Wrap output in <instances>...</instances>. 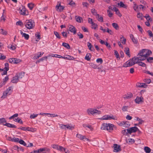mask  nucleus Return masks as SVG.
Listing matches in <instances>:
<instances>
[{
	"label": "nucleus",
	"instance_id": "obj_1",
	"mask_svg": "<svg viewBox=\"0 0 153 153\" xmlns=\"http://www.w3.org/2000/svg\"><path fill=\"white\" fill-rule=\"evenodd\" d=\"M152 53V52L150 50L143 49L140 51L138 55L139 56L140 60L142 61L146 59Z\"/></svg>",
	"mask_w": 153,
	"mask_h": 153
},
{
	"label": "nucleus",
	"instance_id": "obj_2",
	"mask_svg": "<svg viewBox=\"0 0 153 153\" xmlns=\"http://www.w3.org/2000/svg\"><path fill=\"white\" fill-rule=\"evenodd\" d=\"M140 60L139 56L138 57H134L124 63L123 65L124 67L131 66L135 64L138 63Z\"/></svg>",
	"mask_w": 153,
	"mask_h": 153
},
{
	"label": "nucleus",
	"instance_id": "obj_3",
	"mask_svg": "<svg viewBox=\"0 0 153 153\" xmlns=\"http://www.w3.org/2000/svg\"><path fill=\"white\" fill-rule=\"evenodd\" d=\"M86 112L88 115H94L95 114H101V111L94 108H89L86 110Z\"/></svg>",
	"mask_w": 153,
	"mask_h": 153
},
{
	"label": "nucleus",
	"instance_id": "obj_4",
	"mask_svg": "<svg viewBox=\"0 0 153 153\" xmlns=\"http://www.w3.org/2000/svg\"><path fill=\"white\" fill-rule=\"evenodd\" d=\"M13 87L12 86L10 87L6 90L3 93V95L1 97V98L3 99L6 98L7 95H10L12 92Z\"/></svg>",
	"mask_w": 153,
	"mask_h": 153
},
{
	"label": "nucleus",
	"instance_id": "obj_5",
	"mask_svg": "<svg viewBox=\"0 0 153 153\" xmlns=\"http://www.w3.org/2000/svg\"><path fill=\"white\" fill-rule=\"evenodd\" d=\"M25 25L26 27L29 29L32 28L34 26V23L30 20H26Z\"/></svg>",
	"mask_w": 153,
	"mask_h": 153
},
{
	"label": "nucleus",
	"instance_id": "obj_6",
	"mask_svg": "<svg viewBox=\"0 0 153 153\" xmlns=\"http://www.w3.org/2000/svg\"><path fill=\"white\" fill-rule=\"evenodd\" d=\"M101 120H111V119H113L114 120H117V119L116 117L112 115H104L100 119Z\"/></svg>",
	"mask_w": 153,
	"mask_h": 153
},
{
	"label": "nucleus",
	"instance_id": "obj_7",
	"mask_svg": "<svg viewBox=\"0 0 153 153\" xmlns=\"http://www.w3.org/2000/svg\"><path fill=\"white\" fill-rule=\"evenodd\" d=\"M9 64L7 63H6L5 64V67L4 69L1 68V71H3L2 73L1 74L2 75L7 74V71L9 69Z\"/></svg>",
	"mask_w": 153,
	"mask_h": 153
},
{
	"label": "nucleus",
	"instance_id": "obj_8",
	"mask_svg": "<svg viewBox=\"0 0 153 153\" xmlns=\"http://www.w3.org/2000/svg\"><path fill=\"white\" fill-rule=\"evenodd\" d=\"M139 130L138 128L136 127H131L129 128L126 129V131L128 132L129 134H131L132 133H134Z\"/></svg>",
	"mask_w": 153,
	"mask_h": 153
},
{
	"label": "nucleus",
	"instance_id": "obj_9",
	"mask_svg": "<svg viewBox=\"0 0 153 153\" xmlns=\"http://www.w3.org/2000/svg\"><path fill=\"white\" fill-rule=\"evenodd\" d=\"M113 151L114 152H117L121 151V148L120 145L117 144H114L113 145Z\"/></svg>",
	"mask_w": 153,
	"mask_h": 153
},
{
	"label": "nucleus",
	"instance_id": "obj_10",
	"mask_svg": "<svg viewBox=\"0 0 153 153\" xmlns=\"http://www.w3.org/2000/svg\"><path fill=\"white\" fill-rule=\"evenodd\" d=\"M134 101L138 104L142 103L144 102V99L142 96L140 97L137 96L135 99Z\"/></svg>",
	"mask_w": 153,
	"mask_h": 153
},
{
	"label": "nucleus",
	"instance_id": "obj_11",
	"mask_svg": "<svg viewBox=\"0 0 153 153\" xmlns=\"http://www.w3.org/2000/svg\"><path fill=\"white\" fill-rule=\"evenodd\" d=\"M118 124L119 126H122L125 128H128L130 126V125L129 124V122L127 121H122L120 122Z\"/></svg>",
	"mask_w": 153,
	"mask_h": 153
},
{
	"label": "nucleus",
	"instance_id": "obj_12",
	"mask_svg": "<svg viewBox=\"0 0 153 153\" xmlns=\"http://www.w3.org/2000/svg\"><path fill=\"white\" fill-rule=\"evenodd\" d=\"M64 6L61 5L60 4H57L55 7L56 10L59 12H62L64 10Z\"/></svg>",
	"mask_w": 153,
	"mask_h": 153
},
{
	"label": "nucleus",
	"instance_id": "obj_13",
	"mask_svg": "<svg viewBox=\"0 0 153 153\" xmlns=\"http://www.w3.org/2000/svg\"><path fill=\"white\" fill-rule=\"evenodd\" d=\"M68 30L73 33L74 34H75L76 33V30L75 27L73 25H69L68 26Z\"/></svg>",
	"mask_w": 153,
	"mask_h": 153
},
{
	"label": "nucleus",
	"instance_id": "obj_14",
	"mask_svg": "<svg viewBox=\"0 0 153 153\" xmlns=\"http://www.w3.org/2000/svg\"><path fill=\"white\" fill-rule=\"evenodd\" d=\"M133 96V94L131 92H128L123 96V98L125 99H130Z\"/></svg>",
	"mask_w": 153,
	"mask_h": 153
},
{
	"label": "nucleus",
	"instance_id": "obj_15",
	"mask_svg": "<svg viewBox=\"0 0 153 153\" xmlns=\"http://www.w3.org/2000/svg\"><path fill=\"white\" fill-rule=\"evenodd\" d=\"M136 85L137 87L144 88H146L147 86L145 83H140L139 82L137 83L136 84Z\"/></svg>",
	"mask_w": 153,
	"mask_h": 153
},
{
	"label": "nucleus",
	"instance_id": "obj_16",
	"mask_svg": "<svg viewBox=\"0 0 153 153\" xmlns=\"http://www.w3.org/2000/svg\"><path fill=\"white\" fill-rule=\"evenodd\" d=\"M20 33L22 35V37H24L25 39L26 40H28L29 37V36L28 34H27L25 33H24L22 30H20Z\"/></svg>",
	"mask_w": 153,
	"mask_h": 153
},
{
	"label": "nucleus",
	"instance_id": "obj_17",
	"mask_svg": "<svg viewBox=\"0 0 153 153\" xmlns=\"http://www.w3.org/2000/svg\"><path fill=\"white\" fill-rule=\"evenodd\" d=\"M20 13L22 15H26V11L25 9V7H22V8H20Z\"/></svg>",
	"mask_w": 153,
	"mask_h": 153
},
{
	"label": "nucleus",
	"instance_id": "obj_18",
	"mask_svg": "<svg viewBox=\"0 0 153 153\" xmlns=\"http://www.w3.org/2000/svg\"><path fill=\"white\" fill-rule=\"evenodd\" d=\"M107 125V130L109 131H111L113 130V127L114 125L112 124L108 123Z\"/></svg>",
	"mask_w": 153,
	"mask_h": 153
},
{
	"label": "nucleus",
	"instance_id": "obj_19",
	"mask_svg": "<svg viewBox=\"0 0 153 153\" xmlns=\"http://www.w3.org/2000/svg\"><path fill=\"white\" fill-rule=\"evenodd\" d=\"M75 18L76 21L79 23H81L83 22L82 18L79 16H75Z\"/></svg>",
	"mask_w": 153,
	"mask_h": 153
},
{
	"label": "nucleus",
	"instance_id": "obj_20",
	"mask_svg": "<svg viewBox=\"0 0 153 153\" xmlns=\"http://www.w3.org/2000/svg\"><path fill=\"white\" fill-rule=\"evenodd\" d=\"M64 59H68L69 60H73L74 59V58L72 56L69 55H66L64 56Z\"/></svg>",
	"mask_w": 153,
	"mask_h": 153
},
{
	"label": "nucleus",
	"instance_id": "obj_21",
	"mask_svg": "<svg viewBox=\"0 0 153 153\" xmlns=\"http://www.w3.org/2000/svg\"><path fill=\"white\" fill-rule=\"evenodd\" d=\"M5 12L4 10H3V13L1 17V21H3L4 22L6 20Z\"/></svg>",
	"mask_w": 153,
	"mask_h": 153
},
{
	"label": "nucleus",
	"instance_id": "obj_22",
	"mask_svg": "<svg viewBox=\"0 0 153 153\" xmlns=\"http://www.w3.org/2000/svg\"><path fill=\"white\" fill-rule=\"evenodd\" d=\"M130 37L131 39L133 42L135 44H137V40L136 39L134 36L132 34L130 35Z\"/></svg>",
	"mask_w": 153,
	"mask_h": 153
},
{
	"label": "nucleus",
	"instance_id": "obj_23",
	"mask_svg": "<svg viewBox=\"0 0 153 153\" xmlns=\"http://www.w3.org/2000/svg\"><path fill=\"white\" fill-rule=\"evenodd\" d=\"M5 124V126H6L7 127L10 128H16V126L15 125L9 123H7L6 124Z\"/></svg>",
	"mask_w": 153,
	"mask_h": 153
},
{
	"label": "nucleus",
	"instance_id": "obj_24",
	"mask_svg": "<svg viewBox=\"0 0 153 153\" xmlns=\"http://www.w3.org/2000/svg\"><path fill=\"white\" fill-rule=\"evenodd\" d=\"M134 140L131 138H129L126 140V143L129 144H133L134 143Z\"/></svg>",
	"mask_w": 153,
	"mask_h": 153
},
{
	"label": "nucleus",
	"instance_id": "obj_25",
	"mask_svg": "<svg viewBox=\"0 0 153 153\" xmlns=\"http://www.w3.org/2000/svg\"><path fill=\"white\" fill-rule=\"evenodd\" d=\"M19 80L18 78L17 77L16 75L13 78L11 82L13 83H16L18 82Z\"/></svg>",
	"mask_w": 153,
	"mask_h": 153
},
{
	"label": "nucleus",
	"instance_id": "obj_26",
	"mask_svg": "<svg viewBox=\"0 0 153 153\" xmlns=\"http://www.w3.org/2000/svg\"><path fill=\"white\" fill-rule=\"evenodd\" d=\"M16 76L18 78V79H19L22 78L24 76V73H19L16 74Z\"/></svg>",
	"mask_w": 153,
	"mask_h": 153
},
{
	"label": "nucleus",
	"instance_id": "obj_27",
	"mask_svg": "<svg viewBox=\"0 0 153 153\" xmlns=\"http://www.w3.org/2000/svg\"><path fill=\"white\" fill-rule=\"evenodd\" d=\"M108 125V124L107 123H104L102 124L101 127V129L102 130H107Z\"/></svg>",
	"mask_w": 153,
	"mask_h": 153
},
{
	"label": "nucleus",
	"instance_id": "obj_28",
	"mask_svg": "<svg viewBox=\"0 0 153 153\" xmlns=\"http://www.w3.org/2000/svg\"><path fill=\"white\" fill-rule=\"evenodd\" d=\"M96 17L99 21L101 22H103V18L100 15L97 14L96 16Z\"/></svg>",
	"mask_w": 153,
	"mask_h": 153
},
{
	"label": "nucleus",
	"instance_id": "obj_29",
	"mask_svg": "<svg viewBox=\"0 0 153 153\" xmlns=\"http://www.w3.org/2000/svg\"><path fill=\"white\" fill-rule=\"evenodd\" d=\"M91 57V54L90 53L87 54L85 57V59L87 61H90Z\"/></svg>",
	"mask_w": 153,
	"mask_h": 153
},
{
	"label": "nucleus",
	"instance_id": "obj_30",
	"mask_svg": "<svg viewBox=\"0 0 153 153\" xmlns=\"http://www.w3.org/2000/svg\"><path fill=\"white\" fill-rule=\"evenodd\" d=\"M120 38V41L123 44H125L126 42V39L123 36H121Z\"/></svg>",
	"mask_w": 153,
	"mask_h": 153
},
{
	"label": "nucleus",
	"instance_id": "obj_31",
	"mask_svg": "<svg viewBox=\"0 0 153 153\" xmlns=\"http://www.w3.org/2000/svg\"><path fill=\"white\" fill-rule=\"evenodd\" d=\"M9 77L8 76L5 77V78L3 79V81L1 84V85H5Z\"/></svg>",
	"mask_w": 153,
	"mask_h": 153
},
{
	"label": "nucleus",
	"instance_id": "obj_32",
	"mask_svg": "<svg viewBox=\"0 0 153 153\" xmlns=\"http://www.w3.org/2000/svg\"><path fill=\"white\" fill-rule=\"evenodd\" d=\"M124 52L129 57L130 56V54L129 52V49L128 48H126L125 49Z\"/></svg>",
	"mask_w": 153,
	"mask_h": 153
},
{
	"label": "nucleus",
	"instance_id": "obj_33",
	"mask_svg": "<svg viewBox=\"0 0 153 153\" xmlns=\"http://www.w3.org/2000/svg\"><path fill=\"white\" fill-rule=\"evenodd\" d=\"M87 46L89 49L91 51H93L94 50V48L90 43L89 42L87 43Z\"/></svg>",
	"mask_w": 153,
	"mask_h": 153
},
{
	"label": "nucleus",
	"instance_id": "obj_34",
	"mask_svg": "<svg viewBox=\"0 0 153 153\" xmlns=\"http://www.w3.org/2000/svg\"><path fill=\"white\" fill-rule=\"evenodd\" d=\"M66 125V129H68L70 130H72L74 128V126L72 125H70L69 124Z\"/></svg>",
	"mask_w": 153,
	"mask_h": 153
},
{
	"label": "nucleus",
	"instance_id": "obj_35",
	"mask_svg": "<svg viewBox=\"0 0 153 153\" xmlns=\"http://www.w3.org/2000/svg\"><path fill=\"white\" fill-rule=\"evenodd\" d=\"M62 45L67 49H69L70 48V45L68 44L67 43L63 42L62 43Z\"/></svg>",
	"mask_w": 153,
	"mask_h": 153
},
{
	"label": "nucleus",
	"instance_id": "obj_36",
	"mask_svg": "<svg viewBox=\"0 0 153 153\" xmlns=\"http://www.w3.org/2000/svg\"><path fill=\"white\" fill-rule=\"evenodd\" d=\"M6 121L5 119L4 118H2L1 119V124H2L4 126L5 125V124H6Z\"/></svg>",
	"mask_w": 153,
	"mask_h": 153
},
{
	"label": "nucleus",
	"instance_id": "obj_37",
	"mask_svg": "<svg viewBox=\"0 0 153 153\" xmlns=\"http://www.w3.org/2000/svg\"><path fill=\"white\" fill-rule=\"evenodd\" d=\"M113 10H114V11L116 12V13L119 16L121 17L122 16L121 14L117 8H115Z\"/></svg>",
	"mask_w": 153,
	"mask_h": 153
},
{
	"label": "nucleus",
	"instance_id": "obj_38",
	"mask_svg": "<svg viewBox=\"0 0 153 153\" xmlns=\"http://www.w3.org/2000/svg\"><path fill=\"white\" fill-rule=\"evenodd\" d=\"M129 108V106H128L124 105L123 106L122 108V110L123 111H128V108Z\"/></svg>",
	"mask_w": 153,
	"mask_h": 153
},
{
	"label": "nucleus",
	"instance_id": "obj_39",
	"mask_svg": "<svg viewBox=\"0 0 153 153\" xmlns=\"http://www.w3.org/2000/svg\"><path fill=\"white\" fill-rule=\"evenodd\" d=\"M16 47V45L15 44L13 43L11 46L8 47L9 48L13 50H15Z\"/></svg>",
	"mask_w": 153,
	"mask_h": 153
},
{
	"label": "nucleus",
	"instance_id": "obj_40",
	"mask_svg": "<svg viewBox=\"0 0 153 153\" xmlns=\"http://www.w3.org/2000/svg\"><path fill=\"white\" fill-rule=\"evenodd\" d=\"M51 146L53 149L58 150L60 146L58 145L53 144L51 145Z\"/></svg>",
	"mask_w": 153,
	"mask_h": 153
},
{
	"label": "nucleus",
	"instance_id": "obj_41",
	"mask_svg": "<svg viewBox=\"0 0 153 153\" xmlns=\"http://www.w3.org/2000/svg\"><path fill=\"white\" fill-rule=\"evenodd\" d=\"M118 5L120 6L121 7H123L124 8H126L127 6L125 4L122 2H120L118 3Z\"/></svg>",
	"mask_w": 153,
	"mask_h": 153
},
{
	"label": "nucleus",
	"instance_id": "obj_42",
	"mask_svg": "<svg viewBox=\"0 0 153 153\" xmlns=\"http://www.w3.org/2000/svg\"><path fill=\"white\" fill-rule=\"evenodd\" d=\"M28 7L30 10H32L34 7V4L32 3H30L28 4Z\"/></svg>",
	"mask_w": 153,
	"mask_h": 153
},
{
	"label": "nucleus",
	"instance_id": "obj_43",
	"mask_svg": "<svg viewBox=\"0 0 153 153\" xmlns=\"http://www.w3.org/2000/svg\"><path fill=\"white\" fill-rule=\"evenodd\" d=\"M144 150L147 153H149L151 152L150 149L148 147H145Z\"/></svg>",
	"mask_w": 153,
	"mask_h": 153
},
{
	"label": "nucleus",
	"instance_id": "obj_44",
	"mask_svg": "<svg viewBox=\"0 0 153 153\" xmlns=\"http://www.w3.org/2000/svg\"><path fill=\"white\" fill-rule=\"evenodd\" d=\"M137 17L138 18L140 19L141 20L143 19V15L142 13H138L137 14Z\"/></svg>",
	"mask_w": 153,
	"mask_h": 153
},
{
	"label": "nucleus",
	"instance_id": "obj_45",
	"mask_svg": "<svg viewBox=\"0 0 153 153\" xmlns=\"http://www.w3.org/2000/svg\"><path fill=\"white\" fill-rule=\"evenodd\" d=\"M53 33L57 38H58L59 39H60L61 37L59 36V35L58 32L56 31H54V32Z\"/></svg>",
	"mask_w": 153,
	"mask_h": 153
},
{
	"label": "nucleus",
	"instance_id": "obj_46",
	"mask_svg": "<svg viewBox=\"0 0 153 153\" xmlns=\"http://www.w3.org/2000/svg\"><path fill=\"white\" fill-rule=\"evenodd\" d=\"M112 25L113 27L116 30H117L119 28V27L118 25L116 23H113L112 24Z\"/></svg>",
	"mask_w": 153,
	"mask_h": 153
},
{
	"label": "nucleus",
	"instance_id": "obj_47",
	"mask_svg": "<svg viewBox=\"0 0 153 153\" xmlns=\"http://www.w3.org/2000/svg\"><path fill=\"white\" fill-rule=\"evenodd\" d=\"M65 149L63 147L60 146L58 151L62 152L65 151Z\"/></svg>",
	"mask_w": 153,
	"mask_h": 153
},
{
	"label": "nucleus",
	"instance_id": "obj_48",
	"mask_svg": "<svg viewBox=\"0 0 153 153\" xmlns=\"http://www.w3.org/2000/svg\"><path fill=\"white\" fill-rule=\"evenodd\" d=\"M136 118L137 119V121H139V124H142L144 122V121L143 120L140 119L138 117H137Z\"/></svg>",
	"mask_w": 153,
	"mask_h": 153
},
{
	"label": "nucleus",
	"instance_id": "obj_49",
	"mask_svg": "<svg viewBox=\"0 0 153 153\" xmlns=\"http://www.w3.org/2000/svg\"><path fill=\"white\" fill-rule=\"evenodd\" d=\"M147 60L148 62L152 63L153 62V57H149L147 59Z\"/></svg>",
	"mask_w": 153,
	"mask_h": 153
},
{
	"label": "nucleus",
	"instance_id": "obj_50",
	"mask_svg": "<svg viewBox=\"0 0 153 153\" xmlns=\"http://www.w3.org/2000/svg\"><path fill=\"white\" fill-rule=\"evenodd\" d=\"M14 64H18L21 62V60L20 59L16 58H14Z\"/></svg>",
	"mask_w": 153,
	"mask_h": 153
},
{
	"label": "nucleus",
	"instance_id": "obj_51",
	"mask_svg": "<svg viewBox=\"0 0 153 153\" xmlns=\"http://www.w3.org/2000/svg\"><path fill=\"white\" fill-rule=\"evenodd\" d=\"M39 53H39L37 54V56H34L35 59H38L40 57H41L42 56V55L44 53H41V52H40Z\"/></svg>",
	"mask_w": 153,
	"mask_h": 153
},
{
	"label": "nucleus",
	"instance_id": "obj_52",
	"mask_svg": "<svg viewBox=\"0 0 153 153\" xmlns=\"http://www.w3.org/2000/svg\"><path fill=\"white\" fill-rule=\"evenodd\" d=\"M138 64V65L141 66L143 67H145L146 66V65L145 63L140 62V61L139 62Z\"/></svg>",
	"mask_w": 153,
	"mask_h": 153
},
{
	"label": "nucleus",
	"instance_id": "obj_53",
	"mask_svg": "<svg viewBox=\"0 0 153 153\" xmlns=\"http://www.w3.org/2000/svg\"><path fill=\"white\" fill-rule=\"evenodd\" d=\"M76 136L80 140H82V138L83 137V135L82 134H78L76 135Z\"/></svg>",
	"mask_w": 153,
	"mask_h": 153
},
{
	"label": "nucleus",
	"instance_id": "obj_54",
	"mask_svg": "<svg viewBox=\"0 0 153 153\" xmlns=\"http://www.w3.org/2000/svg\"><path fill=\"white\" fill-rule=\"evenodd\" d=\"M60 128L62 129L66 130V125L63 124H60Z\"/></svg>",
	"mask_w": 153,
	"mask_h": 153
},
{
	"label": "nucleus",
	"instance_id": "obj_55",
	"mask_svg": "<svg viewBox=\"0 0 153 153\" xmlns=\"http://www.w3.org/2000/svg\"><path fill=\"white\" fill-rule=\"evenodd\" d=\"M144 81L146 83L148 84H149L151 82V80L150 79H145L144 80Z\"/></svg>",
	"mask_w": 153,
	"mask_h": 153
},
{
	"label": "nucleus",
	"instance_id": "obj_56",
	"mask_svg": "<svg viewBox=\"0 0 153 153\" xmlns=\"http://www.w3.org/2000/svg\"><path fill=\"white\" fill-rule=\"evenodd\" d=\"M38 115V114H32L30 116V118L31 119H34Z\"/></svg>",
	"mask_w": 153,
	"mask_h": 153
},
{
	"label": "nucleus",
	"instance_id": "obj_57",
	"mask_svg": "<svg viewBox=\"0 0 153 153\" xmlns=\"http://www.w3.org/2000/svg\"><path fill=\"white\" fill-rule=\"evenodd\" d=\"M1 33L2 34L4 35H7V32L6 30L3 29H1Z\"/></svg>",
	"mask_w": 153,
	"mask_h": 153
},
{
	"label": "nucleus",
	"instance_id": "obj_58",
	"mask_svg": "<svg viewBox=\"0 0 153 153\" xmlns=\"http://www.w3.org/2000/svg\"><path fill=\"white\" fill-rule=\"evenodd\" d=\"M107 12L108 13V15L109 17H111L112 16L113 13H112L111 11L109 10H108Z\"/></svg>",
	"mask_w": 153,
	"mask_h": 153
},
{
	"label": "nucleus",
	"instance_id": "obj_59",
	"mask_svg": "<svg viewBox=\"0 0 153 153\" xmlns=\"http://www.w3.org/2000/svg\"><path fill=\"white\" fill-rule=\"evenodd\" d=\"M19 142L20 144H22L24 146H27V144L23 140H20L19 141Z\"/></svg>",
	"mask_w": 153,
	"mask_h": 153
},
{
	"label": "nucleus",
	"instance_id": "obj_60",
	"mask_svg": "<svg viewBox=\"0 0 153 153\" xmlns=\"http://www.w3.org/2000/svg\"><path fill=\"white\" fill-rule=\"evenodd\" d=\"M91 27L92 28L95 29L97 27V24L93 23L91 24Z\"/></svg>",
	"mask_w": 153,
	"mask_h": 153
},
{
	"label": "nucleus",
	"instance_id": "obj_61",
	"mask_svg": "<svg viewBox=\"0 0 153 153\" xmlns=\"http://www.w3.org/2000/svg\"><path fill=\"white\" fill-rule=\"evenodd\" d=\"M91 13L94 15L96 16L97 14L96 10L94 9H92L91 10Z\"/></svg>",
	"mask_w": 153,
	"mask_h": 153
},
{
	"label": "nucleus",
	"instance_id": "obj_62",
	"mask_svg": "<svg viewBox=\"0 0 153 153\" xmlns=\"http://www.w3.org/2000/svg\"><path fill=\"white\" fill-rule=\"evenodd\" d=\"M90 66L94 68H97V66L96 64L94 63H90Z\"/></svg>",
	"mask_w": 153,
	"mask_h": 153
},
{
	"label": "nucleus",
	"instance_id": "obj_63",
	"mask_svg": "<svg viewBox=\"0 0 153 153\" xmlns=\"http://www.w3.org/2000/svg\"><path fill=\"white\" fill-rule=\"evenodd\" d=\"M18 115V114H16L13 115V116H11L9 118V120H11V119H13L15 117H17Z\"/></svg>",
	"mask_w": 153,
	"mask_h": 153
},
{
	"label": "nucleus",
	"instance_id": "obj_64",
	"mask_svg": "<svg viewBox=\"0 0 153 153\" xmlns=\"http://www.w3.org/2000/svg\"><path fill=\"white\" fill-rule=\"evenodd\" d=\"M126 130H124L122 131V133L124 135H127L129 134L128 131H126Z\"/></svg>",
	"mask_w": 153,
	"mask_h": 153
}]
</instances>
